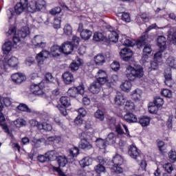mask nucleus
<instances>
[{"instance_id":"nucleus-7","label":"nucleus","mask_w":176,"mask_h":176,"mask_svg":"<svg viewBox=\"0 0 176 176\" xmlns=\"http://www.w3.org/2000/svg\"><path fill=\"white\" fill-rule=\"evenodd\" d=\"M44 87L45 84L43 83V82H41L38 84H32L30 85V91L36 96H42V94H43Z\"/></svg>"},{"instance_id":"nucleus-54","label":"nucleus","mask_w":176,"mask_h":176,"mask_svg":"<svg viewBox=\"0 0 176 176\" xmlns=\"http://www.w3.org/2000/svg\"><path fill=\"white\" fill-rule=\"evenodd\" d=\"M122 20H123V21H125V23H130V21H131L130 14L127 12H122Z\"/></svg>"},{"instance_id":"nucleus-49","label":"nucleus","mask_w":176,"mask_h":176,"mask_svg":"<svg viewBox=\"0 0 176 176\" xmlns=\"http://www.w3.org/2000/svg\"><path fill=\"white\" fill-rule=\"evenodd\" d=\"M169 161L171 163H175L176 162V151L171 150L170 152L168 153Z\"/></svg>"},{"instance_id":"nucleus-41","label":"nucleus","mask_w":176,"mask_h":176,"mask_svg":"<svg viewBox=\"0 0 176 176\" xmlns=\"http://www.w3.org/2000/svg\"><path fill=\"white\" fill-rule=\"evenodd\" d=\"M120 87L123 91H130V90H131V82L126 80L122 82Z\"/></svg>"},{"instance_id":"nucleus-32","label":"nucleus","mask_w":176,"mask_h":176,"mask_svg":"<svg viewBox=\"0 0 176 176\" xmlns=\"http://www.w3.org/2000/svg\"><path fill=\"white\" fill-rule=\"evenodd\" d=\"M93 40L95 42H102V41L105 40V36L101 32H96L94 34Z\"/></svg>"},{"instance_id":"nucleus-14","label":"nucleus","mask_w":176,"mask_h":176,"mask_svg":"<svg viewBox=\"0 0 176 176\" xmlns=\"http://www.w3.org/2000/svg\"><path fill=\"white\" fill-rule=\"evenodd\" d=\"M11 79L14 83H16V85H20V83H23V82L25 81V76L23 75L21 73H15L11 76Z\"/></svg>"},{"instance_id":"nucleus-56","label":"nucleus","mask_w":176,"mask_h":176,"mask_svg":"<svg viewBox=\"0 0 176 176\" xmlns=\"http://www.w3.org/2000/svg\"><path fill=\"white\" fill-rule=\"evenodd\" d=\"M120 165H113L112 167L113 171L116 174H122L123 173V168L120 166Z\"/></svg>"},{"instance_id":"nucleus-1","label":"nucleus","mask_w":176,"mask_h":176,"mask_svg":"<svg viewBox=\"0 0 176 176\" xmlns=\"http://www.w3.org/2000/svg\"><path fill=\"white\" fill-rule=\"evenodd\" d=\"M6 35L7 36H12V41L14 46V45L20 43L21 38L24 39V38H27V36L30 35V28L27 26L23 27L21 30H19L16 33V28L10 27L8 32L6 33Z\"/></svg>"},{"instance_id":"nucleus-60","label":"nucleus","mask_w":176,"mask_h":176,"mask_svg":"<svg viewBox=\"0 0 176 176\" xmlns=\"http://www.w3.org/2000/svg\"><path fill=\"white\" fill-rule=\"evenodd\" d=\"M38 160L40 163H46V162H49V159L47 158V155L45 154L44 155H38Z\"/></svg>"},{"instance_id":"nucleus-35","label":"nucleus","mask_w":176,"mask_h":176,"mask_svg":"<svg viewBox=\"0 0 176 176\" xmlns=\"http://www.w3.org/2000/svg\"><path fill=\"white\" fill-rule=\"evenodd\" d=\"M60 102L62 104L63 107L65 108H68V107H71V99L67 96H62L60 98Z\"/></svg>"},{"instance_id":"nucleus-19","label":"nucleus","mask_w":176,"mask_h":176,"mask_svg":"<svg viewBox=\"0 0 176 176\" xmlns=\"http://www.w3.org/2000/svg\"><path fill=\"white\" fill-rule=\"evenodd\" d=\"M107 60H108V58H105L102 54H99L94 57V61L96 65H104Z\"/></svg>"},{"instance_id":"nucleus-20","label":"nucleus","mask_w":176,"mask_h":176,"mask_svg":"<svg viewBox=\"0 0 176 176\" xmlns=\"http://www.w3.org/2000/svg\"><path fill=\"white\" fill-rule=\"evenodd\" d=\"M126 99L124 96L122 95V93L118 92L117 93L116 98H115V103L116 105L122 106L124 105V102H126Z\"/></svg>"},{"instance_id":"nucleus-15","label":"nucleus","mask_w":176,"mask_h":176,"mask_svg":"<svg viewBox=\"0 0 176 176\" xmlns=\"http://www.w3.org/2000/svg\"><path fill=\"white\" fill-rule=\"evenodd\" d=\"M82 25H79L78 31L80 32V36L82 39L84 41H87L89 38H91V35H93V32L87 29H85L82 30Z\"/></svg>"},{"instance_id":"nucleus-40","label":"nucleus","mask_w":176,"mask_h":176,"mask_svg":"<svg viewBox=\"0 0 176 176\" xmlns=\"http://www.w3.org/2000/svg\"><path fill=\"white\" fill-rule=\"evenodd\" d=\"M120 42L122 45H123V46H129V47H133V46L135 45V43L133 42L131 39H129L126 37L122 38Z\"/></svg>"},{"instance_id":"nucleus-44","label":"nucleus","mask_w":176,"mask_h":176,"mask_svg":"<svg viewBox=\"0 0 176 176\" xmlns=\"http://www.w3.org/2000/svg\"><path fill=\"white\" fill-rule=\"evenodd\" d=\"M166 64H167V65H168L171 68H174L175 67V65H176L175 58H174V56H169L166 59Z\"/></svg>"},{"instance_id":"nucleus-11","label":"nucleus","mask_w":176,"mask_h":176,"mask_svg":"<svg viewBox=\"0 0 176 176\" xmlns=\"http://www.w3.org/2000/svg\"><path fill=\"white\" fill-rule=\"evenodd\" d=\"M62 53L63 54H71L74 52V44L69 41H66L62 44L60 46Z\"/></svg>"},{"instance_id":"nucleus-26","label":"nucleus","mask_w":176,"mask_h":176,"mask_svg":"<svg viewBox=\"0 0 176 176\" xmlns=\"http://www.w3.org/2000/svg\"><path fill=\"white\" fill-rule=\"evenodd\" d=\"M139 123L142 127H147L151 123V118L148 116H142L139 118Z\"/></svg>"},{"instance_id":"nucleus-57","label":"nucleus","mask_w":176,"mask_h":176,"mask_svg":"<svg viewBox=\"0 0 176 176\" xmlns=\"http://www.w3.org/2000/svg\"><path fill=\"white\" fill-rule=\"evenodd\" d=\"M124 105L125 108L129 111L134 109V103L131 100H126Z\"/></svg>"},{"instance_id":"nucleus-63","label":"nucleus","mask_w":176,"mask_h":176,"mask_svg":"<svg viewBox=\"0 0 176 176\" xmlns=\"http://www.w3.org/2000/svg\"><path fill=\"white\" fill-rule=\"evenodd\" d=\"M107 81H108V77L107 78H96V82L99 83V85L100 86H102V85H105Z\"/></svg>"},{"instance_id":"nucleus-43","label":"nucleus","mask_w":176,"mask_h":176,"mask_svg":"<svg viewBox=\"0 0 176 176\" xmlns=\"http://www.w3.org/2000/svg\"><path fill=\"white\" fill-rule=\"evenodd\" d=\"M17 109H19V111H21L22 112H28V113H31L32 112L31 109H29L27 104L23 103L20 104L17 107Z\"/></svg>"},{"instance_id":"nucleus-8","label":"nucleus","mask_w":176,"mask_h":176,"mask_svg":"<svg viewBox=\"0 0 176 176\" xmlns=\"http://www.w3.org/2000/svg\"><path fill=\"white\" fill-rule=\"evenodd\" d=\"M98 164L94 166V171L97 174H102V173H106L107 169L105 168V166H104V164L107 163V161L102 157H98Z\"/></svg>"},{"instance_id":"nucleus-24","label":"nucleus","mask_w":176,"mask_h":176,"mask_svg":"<svg viewBox=\"0 0 176 176\" xmlns=\"http://www.w3.org/2000/svg\"><path fill=\"white\" fill-rule=\"evenodd\" d=\"M56 161L59 167H65V165L68 163V159L65 155H58Z\"/></svg>"},{"instance_id":"nucleus-45","label":"nucleus","mask_w":176,"mask_h":176,"mask_svg":"<svg viewBox=\"0 0 176 176\" xmlns=\"http://www.w3.org/2000/svg\"><path fill=\"white\" fill-rule=\"evenodd\" d=\"M14 124L16 126V127H23V126H25L27 124V122L25 120L21 118H18L16 120L14 121Z\"/></svg>"},{"instance_id":"nucleus-46","label":"nucleus","mask_w":176,"mask_h":176,"mask_svg":"<svg viewBox=\"0 0 176 176\" xmlns=\"http://www.w3.org/2000/svg\"><path fill=\"white\" fill-rule=\"evenodd\" d=\"M63 34L65 35H72V27L71 25L67 23L63 28Z\"/></svg>"},{"instance_id":"nucleus-53","label":"nucleus","mask_w":176,"mask_h":176,"mask_svg":"<svg viewBox=\"0 0 176 176\" xmlns=\"http://www.w3.org/2000/svg\"><path fill=\"white\" fill-rule=\"evenodd\" d=\"M163 168L166 170V172L168 173V174H170V173L173 172V170H174V168H173V164L170 163H166L163 165Z\"/></svg>"},{"instance_id":"nucleus-9","label":"nucleus","mask_w":176,"mask_h":176,"mask_svg":"<svg viewBox=\"0 0 176 176\" xmlns=\"http://www.w3.org/2000/svg\"><path fill=\"white\" fill-rule=\"evenodd\" d=\"M67 94L69 97H76V94H80L82 96L85 94V87L83 85H80L77 87H73L69 89Z\"/></svg>"},{"instance_id":"nucleus-6","label":"nucleus","mask_w":176,"mask_h":176,"mask_svg":"<svg viewBox=\"0 0 176 176\" xmlns=\"http://www.w3.org/2000/svg\"><path fill=\"white\" fill-rule=\"evenodd\" d=\"M2 96H0V126L3 130L4 133H6V134H10V131L9 130V126H8V124L5 123V116H3V113L1 112L3 108V105L2 104Z\"/></svg>"},{"instance_id":"nucleus-55","label":"nucleus","mask_w":176,"mask_h":176,"mask_svg":"<svg viewBox=\"0 0 176 176\" xmlns=\"http://www.w3.org/2000/svg\"><path fill=\"white\" fill-rule=\"evenodd\" d=\"M53 27L56 30H58L61 27V20L58 18H55L54 20Z\"/></svg>"},{"instance_id":"nucleus-27","label":"nucleus","mask_w":176,"mask_h":176,"mask_svg":"<svg viewBox=\"0 0 176 176\" xmlns=\"http://www.w3.org/2000/svg\"><path fill=\"white\" fill-rule=\"evenodd\" d=\"M82 64V60L80 59H78L76 61L72 62L70 65L69 68L72 72H75L79 69V66Z\"/></svg>"},{"instance_id":"nucleus-10","label":"nucleus","mask_w":176,"mask_h":176,"mask_svg":"<svg viewBox=\"0 0 176 176\" xmlns=\"http://www.w3.org/2000/svg\"><path fill=\"white\" fill-rule=\"evenodd\" d=\"M24 10H27V0H20L14 6L16 14H21Z\"/></svg>"},{"instance_id":"nucleus-47","label":"nucleus","mask_w":176,"mask_h":176,"mask_svg":"<svg viewBox=\"0 0 176 176\" xmlns=\"http://www.w3.org/2000/svg\"><path fill=\"white\" fill-rule=\"evenodd\" d=\"M164 104V100L160 97H156L154 100V104L157 108H160Z\"/></svg>"},{"instance_id":"nucleus-17","label":"nucleus","mask_w":176,"mask_h":176,"mask_svg":"<svg viewBox=\"0 0 176 176\" xmlns=\"http://www.w3.org/2000/svg\"><path fill=\"white\" fill-rule=\"evenodd\" d=\"M62 76L66 85H71L72 82H75V78H74V75L69 72H65Z\"/></svg>"},{"instance_id":"nucleus-59","label":"nucleus","mask_w":176,"mask_h":176,"mask_svg":"<svg viewBox=\"0 0 176 176\" xmlns=\"http://www.w3.org/2000/svg\"><path fill=\"white\" fill-rule=\"evenodd\" d=\"M50 14L52 16H56V14H58L61 13V8L56 7L50 11Z\"/></svg>"},{"instance_id":"nucleus-30","label":"nucleus","mask_w":176,"mask_h":176,"mask_svg":"<svg viewBox=\"0 0 176 176\" xmlns=\"http://www.w3.org/2000/svg\"><path fill=\"white\" fill-rule=\"evenodd\" d=\"M37 10L36 8V3L35 1H30L28 3V0H27V8L26 10L30 12V13H34Z\"/></svg>"},{"instance_id":"nucleus-42","label":"nucleus","mask_w":176,"mask_h":176,"mask_svg":"<svg viewBox=\"0 0 176 176\" xmlns=\"http://www.w3.org/2000/svg\"><path fill=\"white\" fill-rule=\"evenodd\" d=\"M43 37H42V36L41 35H37L35 36L34 37V38L32 40V44L36 46V47H37V45H38L41 43H42L43 41Z\"/></svg>"},{"instance_id":"nucleus-64","label":"nucleus","mask_w":176,"mask_h":176,"mask_svg":"<svg viewBox=\"0 0 176 176\" xmlns=\"http://www.w3.org/2000/svg\"><path fill=\"white\" fill-rule=\"evenodd\" d=\"M53 171H55L56 173H58V175L60 176H65L64 172L62 171L61 168L60 167H56L52 166Z\"/></svg>"},{"instance_id":"nucleus-12","label":"nucleus","mask_w":176,"mask_h":176,"mask_svg":"<svg viewBox=\"0 0 176 176\" xmlns=\"http://www.w3.org/2000/svg\"><path fill=\"white\" fill-rule=\"evenodd\" d=\"M49 56H50V52L46 50L41 51L36 56V61L39 65H42L46 58H49Z\"/></svg>"},{"instance_id":"nucleus-31","label":"nucleus","mask_w":176,"mask_h":176,"mask_svg":"<svg viewBox=\"0 0 176 176\" xmlns=\"http://www.w3.org/2000/svg\"><path fill=\"white\" fill-rule=\"evenodd\" d=\"M107 145H112L116 142V135L113 133H110L106 138Z\"/></svg>"},{"instance_id":"nucleus-29","label":"nucleus","mask_w":176,"mask_h":176,"mask_svg":"<svg viewBox=\"0 0 176 176\" xmlns=\"http://www.w3.org/2000/svg\"><path fill=\"white\" fill-rule=\"evenodd\" d=\"M12 41L6 42L2 46L3 54H9L10 50H12Z\"/></svg>"},{"instance_id":"nucleus-25","label":"nucleus","mask_w":176,"mask_h":176,"mask_svg":"<svg viewBox=\"0 0 176 176\" xmlns=\"http://www.w3.org/2000/svg\"><path fill=\"white\" fill-rule=\"evenodd\" d=\"M80 165L82 168H85V167H87L88 166H90L91 163H93V160L90 158L89 157H85L82 160H81L80 162Z\"/></svg>"},{"instance_id":"nucleus-61","label":"nucleus","mask_w":176,"mask_h":176,"mask_svg":"<svg viewBox=\"0 0 176 176\" xmlns=\"http://www.w3.org/2000/svg\"><path fill=\"white\" fill-rule=\"evenodd\" d=\"M116 131L120 135L124 134V131H123V129H122V125H120V124H118L116 125Z\"/></svg>"},{"instance_id":"nucleus-39","label":"nucleus","mask_w":176,"mask_h":176,"mask_svg":"<svg viewBox=\"0 0 176 176\" xmlns=\"http://www.w3.org/2000/svg\"><path fill=\"white\" fill-rule=\"evenodd\" d=\"M8 63L9 67H11V68H16L19 64V59L14 56H12L8 60Z\"/></svg>"},{"instance_id":"nucleus-51","label":"nucleus","mask_w":176,"mask_h":176,"mask_svg":"<svg viewBox=\"0 0 176 176\" xmlns=\"http://www.w3.org/2000/svg\"><path fill=\"white\" fill-rule=\"evenodd\" d=\"M163 50H161V51L157 52L154 55V60L155 61H157V63H162V57L163 56Z\"/></svg>"},{"instance_id":"nucleus-37","label":"nucleus","mask_w":176,"mask_h":176,"mask_svg":"<svg viewBox=\"0 0 176 176\" xmlns=\"http://www.w3.org/2000/svg\"><path fill=\"white\" fill-rule=\"evenodd\" d=\"M51 52L52 53H54L53 56H55V57H58V56H60V53H62L61 47L57 45H53L51 47Z\"/></svg>"},{"instance_id":"nucleus-58","label":"nucleus","mask_w":176,"mask_h":176,"mask_svg":"<svg viewBox=\"0 0 176 176\" xmlns=\"http://www.w3.org/2000/svg\"><path fill=\"white\" fill-rule=\"evenodd\" d=\"M96 79L97 78H108V74L104 70H99L97 73Z\"/></svg>"},{"instance_id":"nucleus-13","label":"nucleus","mask_w":176,"mask_h":176,"mask_svg":"<svg viewBox=\"0 0 176 176\" xmlns=\"http://www.w3.org/2000/svg\"><path fill=\"white\" fill-rule=\"evenodd\" d=\"M120 54L124 61H129L133 57V51L128 47H125L121 50Z\"/></svg>"},{"instance_id":"nucleus-38","label":"nucleus","mask_w":176,"mask_h":176,"mask_svg":"<svg viewBox=\"0 0 176 176\" xmlns=\"http://www.w3.org/2000/svg\"><path fill=\"white\" fill-rule=\"evenodd\" d=\"M96 142L97 146H98L100 149H105V148H107V146L108 145L107 140H102L101 138L97 139Z\"/></svg>"},{"instance_id":"nucleus-34","label":"nucleus","mask_w":176,"mask_h":176,"mask_svg":"<svg viewBox=\"0 0 176 176\" xmlns=\"http://www.w3.org/2000/svg\"><path fill=\"white\" fill-rule=\"evenodd\" d=\"M112 162L114 166H122V164H123V157H122L120 155L116 154V156L113 157Z\"/></svg>"},{"instance_id":"nucleus-33","label":"nucleus","mask_w":176,"mask_h":176,"mask_svg":"<svg viewBox=\"0 0 176 176\" xmlns=\"http://www.w3.org/2000/svg\"><path fill=\"white\" fill-rule=\"evenodd\" d=\"M157 44L161 50L166 49V37L160 36L157 38Z\"/></svg>"},{"instance_id":"nucleus-50","label":"nucleus","mask_w":176,"mask_h":176,"mask_svg":"<svg viewBox=\"0 0 176 176\" xmlns=\"http://www.w3.org/2000/svg\"><path fill=\"white\" fill-rule=\"evenodd\" d=\"M162 96L166 97V98H171L173 97V92L170 90L165 89H163L161 92Z\"/></svg>"},{"instance_id":"nucleus-23","label":"nucleus","mask_w":176,"mask_h":176,"mask_svg":"<svg viewBox=\"0 0 176 176\" xmlns=\"http://www.w3.org/2000/svg\"><path fill=\"white\" fill-rule=\"evenodd\" d=\"M141 96H142V91L140 89H136L132 91L131 98L134 101H140L141 100Z\"/></svg>"},{"instance_id":"nucleus-22","label":"nucleus","mask_w":176,"mask_h":176,"mask_svg":"<svg viewBox=\"0 0 176 176\" xmlns=\"http://www.w3.org/2000/svg\"><path fill=\"white\" fill-rule=\"evenodd\" d=\"M45 156H47L48 159V162H50V161L53 162L54 160H57V157H58V153H57V151L52 150L45 153Z\"/></svg>"},{"instance_id":"nucleus-28","label":"nucleus","mask_w":176,"mask_h":176,"mask_svg":"<svg viewBox=\"0 0 176 176\" xmlns=\"http://www.w3.org/2000/svg\"><path fill=\"white\" fill-rule=\"evenodd\" d=\"M79 155V148L77 147L71 148L69 150L68 160L74 159V157H76Z\"/></svg>"},{"instance_id":"nucleus-21","label":"nucleus","mask_w":176,"mask_h":176,"mask_svg":"<svg viewBox=\"0 0 176 176\" xmlns=\"http://www.w3.org/2000/svg\"><path fill=\"white\" fill-rule=\"evenodd\" d=\"M124 120L128 123H137V116L133 113H126L124 116Z\"/></svg>"},{"instance_id":"nucleus-4","label":"nucleus","mask_w":176,"mask_h":176,"mask_svg":"<svg viewBox=\"0 0 176 176\" xmlns=\"http://www.w3.org/2000/svg\"><path fill=\"white\" fill-rule=\"evenodd\" d=\"M128 155L130 156V157L134 159L137 162H140L142 157H144V155L141 154V151H140V149H138L137 146L134 145H131L129 146Z\"/></svg>"},{"instance_id":"nucleus-36","label":"nucleus","mask_w":176,"mask_h":176,"mask_svg":"<svg viewBox=\"0 0 176 176\" xmlns=\"http://www.w3.org/2000/svg\"><path fill=\"white\" fill-rule=\"evenodd\" d=\"M109 39L110 42H113L116 43L119 41V34L116 31H112L109 34Z\"/></svg>"},{"instance_id":"nucleus-5","label":"nucleus","mask_w":176,"mask_h":176,"mask_svg":"<svg viewBox=\"0 0 176 176\" xmlns=\"http://www.w3.org/2000/svg\"><path fill=\"white\" fill-rule=\"evenodd\" d=\"M80 142L79 144V148L81 149H91L93 146L87 141L89 140V135L85 132H82L79 134Z\"/></svg>"},{"instance_id":"nucleus-16","label":"nucleus","mask_w":176,"mask_h":176,"mask_svg":"<svg viewBox=\"0 0 176 176\" xmlns=\"http://www.w3.org/2000/svg\"><path fill=\"white\" fill-rule=\"evenodd\" d=\"M165 80L164 83L168 87H171L173 85V78L171 76V69L168 68L164 72Z\"/></svg>"},{"instance_id":"nucleus-2","label":"nucleus","mask_w":176,"mask_h":176,"mask_svg":"<svg viewBox=\"0 0 176 176\" xmlns=\"http://www.w3.org/2000/svg\"><path fill=\"white\" fill-rule=\"evenodd\" d=\"M125 76L129 80H135V78L141 79L144 76V68L141 66L135 67L128 66L125 71Z\"/></svg>"},{"instance_id":"nucleus-3","label":"nucleus","mask_w":176,"mask_h":176,"mask_svg":"<svg viewBox=\"0 0 176 176\" xmlns=\"http://www.w3.org/2000/svg\"><path fill=\"white\" fill-rule=\"evenodd\" d=\"M148 42H149V41H148V34H146L142 36L136 42L138 47L144 46L143 49V53H144V54H151V53H152V48L151 47V45L147 44Z\"/></svg>"},{"instance_id":"nucleus-52","label":"nucleus","mask_w":176,"mask_h":176,"mask_svg":"<svg viewBox=\"0 0 176 176\" xmlns=\"http://www.w3.org/2000/svg\"><path fill=\"white\" fill-rule=\"evenodd\" d=\"M95 118H96V119H98L99 120H104V119H105V117L104 116V112H102V111L101 110H98L96 113H95Z\"/></svg>"},{"instance_id":"nucleus-62","label":"nucleus","mask_w":176,"mask_h":176,"mask_svg":"<svg viewBox=\"0 0 176 176\" xmlns=\"http://www.w3.org/2000/svg\"><path fill=\"white\" fill-rule=\"evenodd\" d=\"M111 68L113 69V71H119V68H120V65L118 62L114 61L111 65Z\"/></svg>"},{"instance_id":"nucleus-48","label":"nucleus","mask_w":176,"mask_h":176,"mask_svg":"<svg viewBox=\"0 0 176 176\" xmlns=\"http://www.w3.org/2000/svg\"><path fill=\"white\" fill-rule=\"evenodd\" d=\"M45 6H46V2H45L44 0H37L36 1V7L37 10H42Z\"/></svg>"},{"instance_id":"nucleus-18","label":"nucleus","mask_w":176,"mask_h":176,"mask_svg":"<svg viewBox=\"0 0 176 176\" xmlns=\"http://www.w3.org/2000/svg\"><path fill=\"white\" fill-rule=\"evenodd\" d=\"M89 90L92 94H98V92L101 91V85L100 83L94 81L91 84Z\"/></svg>"}]
</instances>
